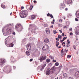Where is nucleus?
Here are the masks:
<instances>
[{"mask_svg":"<svg viewBox=\"0 0 79 79\" xmlns=\"http://www.w3.org/2000/svg\"><path fill=\"white\" fill-rule=\"evenodd\" d=\"M28 15V11L27 10H23L19 14L20 16L23 18L26 17Z\"/></svg>","mask_w":79,"mask_h":79,"instance_id":"obj_1","label":"nucleus"},{"mask_svg":"<svg viewBox=\"0 0 79 79\" xmlns=\"http://www.w3.org/2000/svg\"><path fill=\"white\" fill-rule=\"evenodd\" d=\"M8 42H9V40L8 39L7 37V38H6L5 40V44L6 45L9 47H13L14 45L13 43H11V44H7V43Z\"/></svg>","mask_w":79,"mask_h":79,"instance_id":"obj_2","label":"nucleus"},{"mask_svg":"<svg viewBox=\"0 0 79 79\" xmlns=\"http://www.w3.org/2000/svg\"><path fill=\"white\" fill-rule=\"evenodd\" d=\"M4 72L5 73H10V67H5L3 69Z\"/></svg>","mask_w":79,"mask_h":79,"instance_id":"obj_3","label":"nucleus"},{"mask_svg":"<svg viewBox=\"0 0 79 79\" xmlns=\"http://www.w3.org/2000/svg\"><path fill=\"white\" fill-rule=\"evenodd\" d=\"M35 29V25H30V27L28 29V30H31V32H32Z\"/></svg>","mask_w":79,"mask_h":79,"instance_id":"obj_4","label":"nucleus"},{"mask_svg":"<svg viewBox=\"0 0 79 79\" xmlns=\"http://www.w3.org/2000/svg\"><path fill=\"white\" fill-rule=\"evenodd\" d=\"M47 58V56H41L40 57L39 60H40V62H42V61H43L44 60H46Z\"/></svg>","mask_w":79,"mask_h":79,"instance_id":"obj_5","label":"nucleus"},{"mask_svg":"<svg viewBox=\"0 0 79 79\" xmlns=\"http://www.w3.org/2000/svg\"><path fill=\"white\" fill-rule=\"evenodd\" d=\"M6 60L4 59H0V66H2L4 63H5Z\"/></svg>","mask_w":79,"mask_h":79,"instance_id":"obj_6","label":"nucleus"},{"mask_svg":"<svg viewBox=\"0 0 79 79\" xmlns=\"http://www.w3.org/2000/svg\"><path fill=\"white\" fill-rule=\"evenodd\" d=\"M42 49L44 51H46L48 49V45L47 44L44 45Z\"/></svg>","mask_w":79,"mask_h":79,"instance_id":"obj_7","label":"nucleus"},{"mask_svg":"<svg viewBox=\"0 0 79 79\" xmlns=\"http://www.w3.org/2000/svg\"><path fill=\"white\" fill-rule=\"evenodd\" d=\"M47 64V63H45V64H44V65H43V66H42L41 67L40 69V67L39 66L37 68V69H39V70H40L41 71H42V70H43V69H44V68H45V66H46V64Z\"/></svg>","mask_w":79,"mask_h":79,"instance_id":"obj_8","label":"nucleus"},{"mask_svg":"<svg viewBox=\"0 0 79 79\" xmlns=\"http://www.w3.org/2000/svg\"><path fill=\"white\" fill-rule=\"evenodd\" d=\"M55 66H54L53 67H52V68L50 69L49 70V72L50 73H51L52 74L54 73V70H55Z\"/></svg>","mask_w":79,"mask_h":79,"instance_id":"obj_9","label":"nucleus"},{"mask_svg":"<svg viewBox=\"0 0 79 79\" xmlns=\"http://www.w3.org/2000/svg\"><path fill=\"white\" fill-rule=\"evenodd\" d=\"M11 31H12L11 29H10V28H7L6 30V33H7V34H10V32H11Z\"/></svg>","mask_w":79,"mask_h":79,"instance_id":"obj_10","label":"nucleus"},{"mask_svg":"<svg viewBox=\"0 0 79 79\" xmlns=\"http://www.w3.org/2000/svg\"><path fill=\"white\" fill-rule=\"evenodd\" d=\"M27 49L28 50H30L31 49V47L30 44H27Z\"/></svg>","mask_w":79,"mask_h":79,"instance_id":"obj_11","label":"nucleus"},{"mask_svg":"<svg viewBox=\"0 0 79 79\" xmlns=\"http://www.w3.org/2000/svg\"><path fill=\"white\" fill-rule=\"evenodd\" d=\"M37 45L38 47H41V46H42V45H43V43L42 42L38 43Z\"/></svg>","mask_w":79,"mask_h":79,"instance_id":"obj_12","label":"nucleus"},{"mask_svg":"<svg viewBox=\"0 0 79 79\" xmlns=\"http://www.w3.org/2000/svg\"><path fill=\"white\" fill-rule=\"evenodd\" d=\"M75 76L76 77H79V71L75 73Z\"/></svg>","mask_w":79,"mask_h":79,"instance_id":"obj_13","label":"nucleus"},{"mask_svg":"<svg viewBox=\"0 0 79 79\" xmlns=\"http://www.w3.org/2000/svg\"><path fill=\"white\" fill-rule=\"evenodd\" d=\"M64 8V5L63 4V3H61V5L60 6V10H63Z\"/></svg>","mask_w":79,"mask_h":79,"instance_id":"obj_14","label":"nucleus"},{"mask_svg":"<svg viewBox=\"0 0 79 79\" xmlns=\"http://www.w3.org/2000/svg\"><path fill=\"white\" fill-rule=\"evenodd\" d=\"M49 69L48 68L46 71V74L47 75V76H48L50 74V71H49Z\"/></svg>","mask_w":79,"mask_h":79,"instance_id":"obj_15","label":"nucleus"},{"mask_svg":"<svg viewBox=\"0 0 79 79\" xmlns=\"http://www.w3.org/2000/svg\"><path fill=\"white\" fill-rule=\"evenodd\" d=\"M77 18H79V10L77 11L75 14Z\"/></svg>","mask_w":79,"mask_h":79,"instance_id":"obj_16","label":"nucleus"},{"mask_svg":"<svg viewBox=\"0 0 79 79\" xmlns=\"http://www.w3.org/2000/svg\"><path fill=\"white\" fill-rule=\"evenodd\" d=\"M46 31L47 34H50V30H49V29L47 28L46 30Z\"/></svg>","mask_w":79,"mask_h":79,"instance_id":"obj_17","label":"nucleus"},{"mask_svg":"<svg viewBox=\"0 0 79 79\" xmlns=\"http://www.w3.org/2000/svg\"><path fill=\"white\" fill-rule=\"evenodd\" d=\"M21 24H17L15 26V27L16 28H19V27H21Z\"/></svg>","mask_w":79,"mask_h":79,"instance_id":"obj_18","label":"nucleus"},{"mask_svg":"<svg viewBox=\"0 0 79 79\" xmlns=\"http://www.w3.org/2000/svg\"><path fill=\"white\" fill-rule=\"evenodd\" d=\"M22 29H23V27H21L19 28L18 31L19 32L22 31Z\"/></svg>","mask_w":79,"mask_h":79,"instance_id":"obj_19","label":"nucleus"},{"mask_svg":"<svg viewBox=\"0 0 79 79\" xmlns=\"http://www.w3.org/2000/svg\"><path fill=\"white\" fill-rule=\"evenodd\" d=\"M44 42L46 43H48V42H49V39L47 38L45 39L44 40Z\"/></svg>","mask_w":79,"mask_h":79,"instance_id":"obj_20","label":"nucleus"},{"mask_svg":"<svg viewBox=\"0 0 79 79\" xmlns=\"http://www.w3.org/2000/svg\"><path fill=\"white\" fill-rule=\"evenodd\" d=\"M30 52L29 51H26V54L27 56H29L30 54L29 53Z\"/></svg>","mask_w":79,"mask_h":79,"instance_id":"obj_21","label":"nucleus"},{"mask_svg":"<svg viewBox=\"0 0 79 79\" xmlns=\"http://www.w3.org/2000/svg\"><path fill=\"white\" fill-rule=\"evenodd\" d=\"M35 17V15H33L31 16V18L32 19H34Z\"/></svg>","mask_w":79,"mask_h":79,"instance_id":"obj_22","label":"nucleus"},{"mask_svg":"<svg viewBox=\"0 0 79 79\" xmlns=\"http://www.w3.org/2000/svg\"><path fill=\"white\" fill-rule=\"evenodd\" d=\"M59 43H59V42H58V41L56 42V46L57 47H58V46L59 45Z\"/></svg>","mask_w":79,"mask_h":79,"instance_id":"obj_23","label":"nucleus"},{"mask_svg":"<svg viewBox=\"0 0 79 79\" xmlns=\"http://www.w3.org/2000/svg\"><path fill=\"white\" fill-rule=\"evenodd\" d=\"M63 76L64 77H67L68 76V75L66 73H64Z\"/></svg>","mask_w":79,"mask_h":79,"instance_id":"obj_24","label":"nucleus"},{"mask_svg":"<svg viewBox=\"0 0 79 79\" xmlns=\"http://www.w3.org/2000/svg\"><path fill=\"white\" fill-rule=\"evenodd\" d=\"M1 6L2 8L5 9V5H3L2 4H1Z\"/></svg>","mask_w":79,"mask_h":79,"instance_id":"obj_25","label":"nucleus"},{"mask_svg":"<svg viewBox=\"0 0 79 79\" xmlns=\"http://www.w3.org/2000/svg\"><path fill=\"white\" fill-rule=\"evenodd\" d=\"M13 60H14V57H12L11 58V59H10L11 61V62H13Z\"/></svg>","mask_w":79,"mask_h":79,"instance_id":"obj_26","label":"nucleus"},{"mask_svg":"<svg viewBox=\"0 0 79 79\" xmlns=\"http://www.w3.org/2000/svg\"><path fill=\"white\" fill-rule=\"evenodd\" d=\"M71 3V0H68L67 1V3L68 4Z\"/></svg>","mask_w":79,"mask_h":79,"instance_id":"obj_27","label":"nucleus"},{"mask_svg":"<svg viewBox=\"0 0 79 79\" xmlns=\"http://www.w3.org/2000/svg\"><path fill=\"white\" fill-rule=\"evenodd\" d=\"M47 63H49V62H50V59H47L46 60V61Z\"/></svg>","mask_w":79,"mask_h":79,"instance_id":"obj_28","label":"nucleus"},{"mask_svg":"<svg viewBox=\"0 0 79 79\" xmlns=\"http://www.w3.org/2000/svg\"><path fill=\"white\" fill-rule=\"evenodd\" d=\"M52 63H50L48 65V66H49V67H52Z\"/></svg>","mask_w":79,"mask_h":79,"instance_id":"obj_29","label":"nucleus"},{"mask_svg":"<svg viewBox=\"0 0 79 79\" xmlns=\"http://www.w3.org/2000/svg\"><path fill=\"white\" fill-rule=\"evenodd\" d=\"M55 65H56V66H58L59 65V63L56 62V63H55Z\"/></svg>","mask_w":79,"mask_h":79,"instance_id":"obj_30","label":"nucleus"},{"mask_svg":"<svg viewBox=\"0 0 79 79\" xmlns=\"http://www.w3.org/2000/svg\"><path fill=\"white\" fill-rule=\"evenodd\" d=\"M33 8V6H31L29 9L30 10H32V8Z\"/></svg>","mask_w":79,"mask_h":79,"instance_id":"obj_31","label":"nucleus"},{"mask_svg":"<svg viewBox=\"0 0 79 79\" xmlns=\"http://www.w3.org/2000/svg\"><path fill=\"white\" fill-rule=\"evenodd\" d=\"M71 55H68L67 56V58H71Z\"/></svg>","mask_w":79,"mask_h":79,"instance_id":"obj_32","label":"nucleus"},{"mask_svg":"<svg viewBox=\"0 0 79 79\" xmlns=\"http://www.w3.org/2000/svg\"><path fill=\"white\" fill-rule=\"evenodd\" d=\"M58 38H59V39H60V38L62 37V35H59L58 36Z\"/></svg>","mask_w":79,"mask_h":79,"instance_id":"obj_33","label":"nucleus"},{"mask_svg":"<svg viewBox=\"0 0 79 79\" xmlns=\"http://www.w3.org/2000/svg\"><path fill=\"white\" fill-rule=\"evenodd\" d=\"M53 32L54 34H56V33H58V32H56V30L53 31Z\"/></svg>","mask_w":79,"mask_h":79,"instance_id":"obj_34","label":"nucleus"},{"mask_svg":"<svg viewBox=\"0 0 79 79\" xmlns=\"http://www.w3.org/2000/svg\"><path fill=\"white\" fill-rule=\"evenodd\" d=\"M66 46L67 47H69V46H70V45H69V44L67 43Z\"/></svg>","mask_w":79,"mask_h":79,"instance_id":"obj_35","label":"nucleus"},{"mask_svg":"<svg viewBox=\"0 0 79 79\" xmlns=\"http://www.w3.org/2000/svg\"><path fill=\"white\" fill-rule=\"evenodd\" d=\"M50 17H51V18H53V15H52V14H50Z\"/></svg>","mask_w":79,"mask_h":79,"instance_id":"obj_36","label":"nucleus"},{"mask_svg":"<svg viewBox=\"0 0 79 79\" xmlns=\"http://www.w3.org/2000/svg\"><path fill=\"white\" fill-rule=\"evenodd\" d=\"M67 41L68 42L67 44H70V41H69V40H68Z\"/></svg>","mask_w":79,"mask_h":79,"instance_id":"obj_37","label":"nucleus"},{"mask_svg":"<svg viewBox=\"0 0 79 79\" xmlns=\"http://www.w3.org/2000/svg\"><path fill=\"white\" fill-rule=\"evenodd\" d=\"M50 16V14L49 13H48V15H47V16Z\"/></svg>","mask_w":79,"mask_h":79,"instance_id":"obj_38","label":"nucleus"},{"mask_svg":"<svg viewBox=\"0 0 79 79\" xmlns=\"http://www.w3.org/2000/svg\"><path fill=\"white\" fill-rule=\"evenodd\" d=\"M73 48H74L75 49V50H76V46L74 45Z\"/></svg>","mask_w":79,"mask_h":79,"instance_id":"obj_39","label":"nucleus"},{"mask_svg":"<svg viewBox=\"0 0 79 79\" xmlns=\"http://www.w3.org/2000/svg\"><path fill=\"white\" fill-rule=\"evenodd\" d=\"M52 62H54V63H55V62H56V60H52Z\"/></svg>","mask_w":79,"mask_h":79,"instance_id":"obj_40","label":"nucleus"},{"mask_svg":"<svg viewBox=\"0 0 79 79\" xmlns=\"http://www.w3.org/2000/svg\"><path fill=\"white\" fill-rule=\"evenodd\" d=\"M62 65H60V69H61V68H62Z\"/></svg>","mask_w":79,"mask_h":79,"instance_id":"obj_41","label":"nucleus"},{"mask_svg":"<svg viewBox=\"0 0 79 79\" xmlns=\"http://www.w3.org/2000/svg\"><path fill=\"white\" fill-rule=\"evenodd\" d=\"M33 60V59H32V58L30 60V62L32 61Z\"/></svg>","mask_w":79,"mask_h":79,"instance_id":"obj_42","label":"nucleus"},{"mask_svg":"<svg viewBox=\"0 0 79 79\" xmlns=\"http://www.w3.org/2000/svg\"><path fill=\"white\" fill-rule=\"evenodd\" d=\"M64 40H63V39L62 40H60V42H64Z\"/></svg>","mask_w":79,"mask_h":79,"instance_id":"obj_43","label":"nucleus"},{"mask_svg":"<svg viewBox=\"0 0 79 79\" xmlns=\"http://www.w3.org/2000/svg\"><path fill=\"white\" fill-rule=\"evenodd\" d=\"M67 38H66V37H64V38H63V40H65V39H67Z\"/></svg>","mask_w":79,"mask_h":79,"instance_id":"obj_44","label":"nucleus"},{"mask_svg":"<svg viewBox=\"0 0 79 79\" xmlns=\"http://www.w3.org/2000/svg\"><path fill=\"white\" fill-rule=\"evenodd\" d=\"M26 41V39H24L22 40V42H25Z\"/></svg>","mask_w":79,"mask_h":79,"instance_id":"obj_45","label":"nucleus"},{"mask_svg":"<svg viewBox=\"0 0 79 79\" xmlns=\"http://www.w3.org/2000/svg\"><path fill=\"white\" fill-rule=\"evenodd\" d=\"M62 35L63 37H64V33H62Z\"/></svg>","mask_w":79,"mask_h":79,"instance_id":"obj_46","label":"nucleus"},{"mask_svg":"<svg viewBox=\"0 0 79 79\" xmlns=\"http://www.w3.org/2000/svg\"><path fill=\"white\" fill-rule=\"evenodd\" d=\"M75 21H79L78 20V19H77V18H75Z\"/></svg>","mask_w":79,"mask_h":79,"instance_id":"obj_47","label":"nucleus"},{"mask_svg":"<svg viewBox=\"0 0 79 79\" xmlns=\"http://www.w3.org/2000/svg\"><path fill=\"white\" fill-rule=\"evenodd\" d=\"M50 58H51V59H53V57L51 56H49Z\"/></svg>","mask_w":79,"mask_h":79,"instance_id":"obj_48","label":"nucleus"},{"mask_svg":"<svg viewBox=\"0 0 79 79\" xmlns=\"http://www.w3.org/2000/svg\"><path fill=\"white\" fill-rule=\"evenodd\" d=\"M69 31H72V28H69Z\"/></svg>","mask_w":79,"mask_h":79,"instance_id":"obj_49","label":"nucleus"},{"mask_svg":"<svg viewBox=\"0 0 79 79\" xmlns=\"http://www.w3.org/2000/svg\"><path fill=\"white\" fill-rule=\"evenodd\" d=\"M59 22L60 23H61V22H62V20H61V19H60L59 20Z\"/></svg>","mask_w":79,"mask_h":79,"instance_id":"obj_50","label":"nucleus"},{"mask_svg":"<svg viewBox=\"0 0 79 79\" xmlns=\"http://www.w3.org/2000/svg\"><path fill=\"white\" fill-rule=\"evenodd\" d=\"M56 40H57V41H59V39H58V38H56Z\"/></svg>","mask_w":79,"mask_h":79,"instance_id":"obj_51","label":"nucleus"},{"mask_svg":"<svg viewBox=\"0 0 79 79\" xmlns=\"http://www.w3.org/2000/svg\"><path fill=\"white\" fill-rule=\"evenodd\" d=\"M61 53H63V49H62L61 50Z\"/></svg>","mask_w":79,"mask_h":79,"instance_id":"obj_52","label":"nucleus"},{"mask_svg":"<svg viewBox=\"0 0 79 79\" xmlns=\"http://www.w3.org/2000/svg\"><path fill=\"white\" fill-rule=\"evenodd\" d=\"M69 34L70 35H73V33L71 32Z\"/></svg>","mask_w":79,"mask_h":79,"instance_id":"obj_53","label":"nucleus"},{"mask_svg":"<svg viewBox=\"0 0 79 79\" xmlns=\"http://www.w3.org/2000/svg\"><path fill=\"white\" fill-rule=\"evenodd\" d=\"M55 22H51V23H52V24H54V23Z\"/></svg>","mask_w":79,"mask_h":79,"instance_id":"obj_54","label":"nucleus"},{"mask_svg":"<svg viewBox=\"0 0 79 79\" xmlns=\"http://www.w3.org/2000/svg\"><path fill=\"white\" fill-rule=\"evenodd\" d=\"M34 3H36V2H37L36 1H35V0H34Z\"/></svg>","mask_w":79,"mask_h":79,"instance_id":"obj_55","label":"nucleus"},{"mask_svg":"<svg viewBox=\"0 0 79 79\" xmlns=\"http://www.w3.org/2000/svg\"><path fill=\"white\" fill-rule=\"evenodd\" d=\"M21 8L22 9H24V7H23V6H22Z\"/></svg>","mask_w":79,"mask_h":79,"instance_id":"obj_56","label":"nucleus"},{"mask_svg":"<svg viewBox=\"0 0 79 79\" xmlns=\"http://www.w3.org/2000/svg\"><path fill=\"white\" fill-rule=\"evenodd\" d=\"M50 27H52V28H53V26L52 25Z\"/></svg>","mask_w":79,"mask_h":79,"instance_id":"obj_57","label":"nucleus"},{"mask_svg":"<svg viewBox=\"0 0 79 79\" xmlns=\"http://www.w3.org/2000/svg\"><path fill=\"white\" fill-rule=\"evenodd\" d=\"M64 28H67V27H66V26H64Z\"/></svg>","mask_w":79,"mask_h":79,"instance_id":"obj_58","label":"nucleus"},{"mask_svg":"<svg viewBox=\"0 0 79 79\" xmlns=\"http://www.w3.org/2000/svg\"><path fill=\"white\" fill-rule=\"evenodd\" d=\"M65 11H67V10H68V8H65Z\"/></svg>","mask_w":79,"mask_h":79,"instance_id":"obj_59","label":"nucleus"},{"mask_svg":"<svg viewBox=\"0 0 79 79\" xmlns=\"http://www.w3.org/2000/svg\"><path fill=\"white\" fill-rule=\"evenodd\" d=\"M13 35H15V32H14L13 33Z\"/></svg>","mask_w":79,"mask_h":79,"instance_id":"obj_60","label":"nucleus"},{"mask_svg":"<svg viewBox=\"0 0 79 79\" xmlns=\"http://www.w3.org/2000/svg\"><path fill=\"white\" fill-rule=\"evenodd\" d=\"M13 68H14V69H15V68H16V67L14 66V67H13Z\"/></svg>","mask_w":79,"mask_h":79,"instance_id":"obj_61","label":"nucleus"},{"mask_svg":"<svg viewBox=\"0 0 79 79\" xmlns=\"http://www.w3.org/2000/svg\"><path fill=\"white\" fill-rule=\"evenodd\" d=\"M52 22H54L55 23V19H53V21H52Z\"/></svg>","mask_w":79,"mask_h":79,"instance_id":"obj_62","label":"nucleus"},{"mask_svg":"<svg viewBox=\"0 0 79 79\" xmlns=\"http://www.w3.org/2000/svg\"><path fill=\"white\" fill-rule=\"evenodd\" d=\"M55 79H58V77H57V78H55Z\"/></svg>","mask_w":79,"mask_h":79,"instance_id":"obj_63","label":"nucleus"},{"mask_svg":"<svg viewBox=\"0 0 79 79\" xmlns=\"http://www.w3.org/2000/svg\"><path fill=\"white\" fill-rule=\"evenodd\" d=\"M68 49H67V50H66L65 51H66V52H68Z\"/></svg>","mask_w":79,"mask_h":79,"instance_id":"obj_64","label":"nucleus"}]
</instances>
